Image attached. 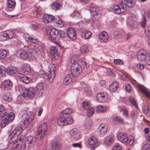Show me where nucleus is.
<instances>
[{
    "label": "nucleus",
    "mask_w": 150,
    "mask_h": 150,
    "mask_svg": "<svg viewBox=\"0 0 150 150\" xmlns=\"http://www.w3.org/2000/svg\"><path fill=\"white\" fill-rule=\"evenodd\" d=\"M71 74L67 75L63 80L64 85L69 84L77 80L76 76L82 72V69L81 65L77 62L73 64L71 67Z\"/></svg>",
    "instance_id": "1"
},
{
    "label": "nucleus",
    "mask_w": 150,
    "mask_h": 150,
    "mask_svg": "<svg viewBox=\"0 0 150 150\" xmlns=\"http://www.w3.org/2000/svg\"><path fill=\"white\" fill-rule=\"evenodd\" d=\"M18 140L21 142L20 146L21 150H30L35 145L36 138L32 136L25 138V136L22 135L19 137Z\"/></svg>",
    "instance_id": "2"
},
{
    "label": "nucleus",
    "mask_w": 150,
    "mask_h": 150,
    "mask_svg": "<svg viewBox=\"0 0 150 150\" xmlns=\"http://www.w3.org/2000/svg\"><path fill=\"white\" fill-rule=\"evenodd\" d=\"M48 38L51 41L54 40H58L61 38L65 37L66 34L62 31H59L55 29H48L47 31Z\"/></svg>",
    "instance_id": "3"
},
{
    "label": "nucleus",
    "mask_w": 150,
    "mask_h": 150,
    "mask_svg": "<svg viewBox=\"0 0 150 150\" xmlns=\"http://www.w3.org/2000/svg\"><path fill=\"white\" fill-rule=\"evenodd\" d=\"M27 108H24L21 110L20 113V116L23 120L24 125L26 127L30 124L34 117L33 115V113L32 112H27Z\"/></svg>",
    "instance_id": "4"
},
{
    "label": "nucleus",
    "mask_w": 150,
    "mask_h": 150,
    "mask_svg": "<svg viewBox=\"0 0 150 150\" xmlns=\"http://www.w3.org/2000/svg\"><path fill=\"white\" fill-rule=\"evenodd\" d=\"M1 117V127L3 128L5 127L10 122L13 121L15 115L12 112L10 113L5 112Z\"/></svg>",
    "instance_id": "5"
},
{
    "label": "nucleus",
    "mask_w": 150,
    "mask_h": 150,
    "mask_svg": "<svg viewBox=\"0 0 150 150\" xmlns=\"http://www.w3.org/2000/svg\"><path fill=\"white\" fill-rule=\"evenodd\" d=\"M50 74L48 75L44 71H40L39 72V75L45 79H46L49 82H51L54 79L55 76L56 69L55 67L51 68L50 69Z\"/></svg>",
    "instance_id": "6"
},
{
    "label": "nucleus",
    "mask_w": 150,
    "mask_h": 150,
    "mask_svg": "<svg viewBox=\"0 0 150 150\" xmlns=\"http://www.w3.org/2000/svg\"><path fill=\"white\" fill-rule=\"evenodd\" d=\"M21 131V127H16L12 132V133L9 135L8 139V142L10 143H11L16 141L18 137L20 134Z\"/></svg>",
    "instance_id": "7"
},
{
    "label": "nucleus",
    "mask_w": 150,
    "mask_h": 150,
    "mask_svg": "<svg viewBox=\"0 0 150 150\" xmlns=\"http://www.w3.org/2000/svg\"><path fill=\"white\" fill-rule=\"evenodd\" d=\"M118 139L122 143H125L127 145H132L134 142V140L132 139H128L127 134L123 132L119 134L117 137Z\"/></svg>",
    "instance_id": "8"
},
{
    "label": "nucleus",
    "mask_w": 150,
    "mask_h": 150,
    "mask_svg": "<svg viewBox=\"0 0 150 150\" xmlns=\"http://www.w3.org/2000/svg\"><path fill=\"white\" fill-rule=\"evenodd\" d=\"M47 130V126L45 123L41 124L38 128L37 135L39 136V138L41 139L44 138Z\"/></svg>",
    "instance_id": "9"
},
{
    "label": "nucleus",
    "mask_w": 150,
    "mask_h": 150,
    "mask_svg": "<svg viewBox=\"0 0 150 150\" xmlns=\"http://www.w3.org/2000/svg\"><path fill=\"white\" fill-rule=\"evenodd\" d=\"M136 0H120V4L122 5L126 9V6L131 7L134 6L136 4Z\"/></svg>",
    "instance_id": "10"
},
{
    "label": "nucleus",
    "mask_w": 150,
    "mask_h": 150,
    "mask_svg": "<svg viewBox=\"0 0 150 150\" xmlns=\"http://www.w3.org/2000/svg\"><path fill=\"white\" fill-rule=\"evenodd\" d=\"M13 33L11 31L6 30L3 33L2 35H0V41H3L7 39H10L13 36Z\"/></svg>",
    "instance_id": "11"
},
{
    "label": "nucleus",
    "mask_w": 150,
    "mask_h": 150,
    "mask_svg": "<svg viewBox=\"0 0 150 150\" xmlns=\"http://www.w3.org/2000/svg\"><path fill=\"white\" fill-rule=\"evenodd\" d=\"M88 142L90 145H91V150H94L99 144V142H98L96 138L95 137H93L89 139L88 140Z\"/></svg>",
    "instance_id": "12"
},
{
    "label": "nucleus",
    "mask_w": 150,
    "mask_h": 150,
    "mask_svg": "<svg viewBox=\"0 0 150 150\" xmlns=\"http://www.w3.org/2000/svg\"><path fill=\"white\" fill-rule=\"evenodd\" d=\"M126 10L125 7L122 5H120V4L118 5L114 6L112 9V10L114 13L117 14L123 13L126 11Z\"/></svg>",
    "instance_id": "13"
},
{
    "label": "nucleus",
    "mask_w": 150,
    "mask_h": 150,
    "mask_svg": "<svg viewBox=\"0 0 150 150\" xmlns=\"http://www.w3.org/2000/svg\"><path fill=\"white\" fill-rule=\"evenodd\" d=\"M67 34L68 36L70 39L75 40L76 38V30L72 27L69 28L67 30Z\"/></svg>",
    "instance_id": "14"
},
{
    "label": "nucleus",
    "mask_w": 150,
    "mask_h": 150,
    "mask_svg": "<svg viewBox=\"0 0 150 150\" xmlns=\"http://www.w3.org/2000/svg\"><path fill=\"white\" fill-rule=\"evenodd\" d=\"M1 87L4 90H8L11 89L13 83L11 81L9 80H6L3 81L1 83Z\"/></svg>",
    "instance_id": "15"
},
{
    "label": "nucleus",
    "mask_w": 150,
    "mask_h": 150,
    "mask_svg": "<svg viewBox=\"0 0 150 150\" xmlns=\"http://www.w3.org/2000/svg\"><path fill=\"white\" fill-rule=\"evenodd\" d=\"M70 134L71 137L74 139H78L81 137L80 132L77 128H75L71 129Z\"/></svg>",
    "instance_id": "16"
},
{
    "label": "nucleus",
    "mask_w": 150,
    "mask_h": 150,
    "mask_svg": "<svg viewBox=\"0 0 150 150\" xmlns=\"http://www.w3.org/2000/svg\"><path fill=\"white\" fill-rule=\"evenodd\" d=\"M33 50V49L32 48H28L27 49L26 51L22 50L20 53V56L23 59H26L28 57V53L30 52L31 53Z\"/></svg>",
    "instance_id": "17"
},
{
    "label": "nucleus",
    "mask_w": 150,
    "mask_h": 150,
    "mask_svg": "<svg viewBox=\"0 0 150 150\" xmlns=\"http://www.w3.org/2000/svg\"><path fill=\"white\" fill-rule=\"evenodd\" d=\"M146 52L144 49H140L138 52L137 57L138 60L141 61L145 60L146 56Z\"/></svg>",
    "instance_id": "18"
},
{
    "label": "nucleus",
    "mask_w": 150,
    "mask_h": 150,
    "mask_svg": "<svg viewBox=\"0 0 150 150\" xmlns=\"http://www.w3.org/2000/svg\"><path fill=\"white\" fill-rule=\"evenodd\" d=\"M108 126L105 124H102L100 125L97 130V132L99 135H103L107 131Z\"/></svg>",
    "instance_id": "19"
},
{
    "label": "nucleus",
    "mask_w": 150,
    "mask_h": 150,
    "mask_svg": "<svg viewBox=\"0 0 150 150\" xmlns=\"http://www.w3.org/2000/svg\"><path fill=\"white\" fill-rule=\"evenodd\" d=\"M44 86L42 83L38 84L36 87V93L39 97L42 96L44 92Z\"/></svg>",
    "instance_id": "20"
},
{
    "label": "nucleus",
    "mask_w": 150,
    "mask_h": 150,
    "mask_svg": "<svg viewBox=\"0 0 150 150\" xmlns=\"http://www.w3.org/2000/svg\"><path fill=\"white\" fill-rule=\"evenodd\" d=\"M25 91L24 97H26L28 96L29 98L31 99L34 97L35 94V91L33 88H30Z\"/></svg>",
    "instance_id": "21"
},
{
    "label": "nucleus",
    "mask_w": 150,
    "mask_h": 150,
    "mask_svg": "<svg viewBox=\"0 0 150 150\" xmlns=\"http://www.w3.org/2000/svg\"><path fill=\"white\" fill-rule=\"evenodd\" d=\"M137 87L139 90L144 93L150 100V92L148 89L141 84H138Z\"/></svg>",
    "instance_id": "22"
},
{
    "label": "nucleus",
    "mask_w": 150,
    "mask_h": 150,
    "mask_svg": "<svg viewBox=\"0 0 150 150\" xmlns=\"http://www.w3.org/2000/svg\"><path fill=\"white\" fill-rule=\"evenodd\" d=\"M65 117H67L65 115H62V114L58 117L57 121L58 124L60 126L66 125Z\"/></svg>",
    "instance_id": "23"
},
{
    "label": "nucleus",
    "mask_w": 150,
    "mask_h": 150,
    "mask_svg": "<svg viewBox=\"0 0 150 150\" xmlns=\"http://www.w3.org/2000/svg\"><path fill=\"white\" fill-rule=\"evenodd\" d=\"M100 41L103 42L107 41L109 38V36L107 33L105 32L100 33L98 35Z\"/></svg>",
    "instance_id": "24"
},
{
    "label": "nucleus",
    "mask_w": 150,
    "mask_h": 150,
    "mask_svg": "<svg viewBox=\"0 0 150 150\" xmlns=\"http://www.w3.org/2000/svg\"><path fill=\"white\" fill-rule=\"evenodd\" d=\"M55 17L52 15L46 14L44 16L43 19L44 23L47 24L48 23L52 22L54 20H55Z\"/></svg>",
    "instance_id": "25"
},
{
    "label": "nucleus",
    "mask_w": 150,
    "mask_h": 150,
    "mask_svg": "<svg viewBox=\"0 0 150 150\" xmlns=\"http://www.w3.org/2000/svg\"><path fill=\"white\" fill-rule=\"evenodd\" d=\"M30 71V67L29 65L27 63L22 64V71L25 74H29Z\"/></svg>",
    "instance_id": "26"
},
{
    "label": "nucleus",
    "mask_w": 150,
    "mask_h": 150,
    "mask_svg": "<svg viewBox=\"0 0 150 150\" xmlns=\"http://www.w3.org/2000/svg\"><path fill=\"white\" fill-rule=\"evenodd\" d=\"M97 98L100 102H104L107 99L106 95L105 94L99 93L97 95Z\"/></svg>",
    "instance_id": "27"
},
{
    "label": "nucleus",
    "mask_w": 150,
    "mask_h": 150,
    "mask_svg": "<svg viewBox=\"0 0 150 150\" xmlns=\"http://www.w3.org/2000/svg\"><path fill=\"white\" fill-rule=\"evenodd\" d=\"M17 71V68L15 66H10L6 70V72L9 75H13Z\"/></svg>",
    "instance_id": "28"
},
{
    "label": "nucleus",
    "mask_w": 150,
    "mask_h": 150,
    "mask_svg": "<svg viewBox=\"0 0 150 150\" xmlns=\"http://www.w3.org/2000/svg\"><path fill=\"white\" fill-rule=\"evenodd\" d=\"M18 76L22 81L25 83H28L31 80L30 78L21 74H19Z\"/></svg>",
    "instance_id": "29"
},
{
    "label": "nucleus",
    "mask_w": 150,
    "mask_h": 150,
    "mask_svg": "<svg viewBox=\"0 0 150 150\" xmlns=\"http://www.w3.org/2000/svg\"><path fill=\"white\" fill-rule=\"evenodd\" d=\"M3 99L6 101L9 102L12 100V95L8 91L5 92L3 96Z\"/></svg>",
    "instance_id": "30"
},
{
    "label": "nucleus",
    "mask_w": 150,
    "mask_h": 150,
    "mask_svg": "<svg viewBox=\"0 0 150 150\" xmlns=\"http://www.w3.org/2000/svg\"><path fill=\"white\" fill-rule=\"evenodd\" d=\"M114 141L113 138L110 136H107L104 141V144L108 146H110Z\"/></svg>",
    "instance_id": "31"
},
{
    "label": "nucleus",
    "mask_w": 150,
    "mask_h": 150,
    "mask_svg": "<svg viewBox=\"0 0 150 150\" xmlns=\"http://www.w3.org/2000/svg\"><path fill=\"white\" fill-rule=\"evenodd\" d=\"M92 35L91 33L88 30L83 31L81 33V37L85 39H87L90 38Z\"/></svg>",
    "instance_id": "32"
},
{
    "label": "nucleus",
    "mask_w": 150,
    "mask_h": 150,
    "mask_svg": "<svg viewBox=\"0 0 150 150\" xmlns=\"http://www.w3.org/2000/svg\"><path fill=\"white\" fill-rule=\"evenodd\" d=\"M62 145L60 143L55 142L52 143V147L54 150H59L61 148Z\"/></svg>",
    "instance_id": "33"
},
{
    "label": "nucleus",
    "mask_w": 150,
    "mask_h": 150,
    "mask_svg": "<svg viewBox=\"0 0 150 150\" xmlns=\"http://www.w3.org/2000/svg\"><path fill=\"white\" fill-rule=\"evenodd\" d=\"M119 85L117 82H114L110 86L109 89L111 91L114 92L117 90Z\"/></svg>",
    "instance_id": "34"
},
{
    "label": "nucleus",
    "mask_w": 150,
    "mask_h": 150,
    "mask_svg": "<svg viewBox=\"0 0 150 150\" xmlns=\"http://www.w3.org/2000/svg\"><path fill=\"white\" fill-rule=\"evenodd\" d=\"M16 2L15 1L12 0H8L6 6L8 8H13L16 5Z\"/></svg>",
    "instance_id": "35"
},
{
    "label": "nucleus",
    "mask_w": 150,
    "mask_h": 150,
    "mask_svg": "<svg viewBox=\"0 0 150 150\" xmlns=\"http://www.w3.org/2000/svg\"><path fill=\"white\" fill-rule=\"evenodd\" d=\"M67 117H65L66 125L67 124H70L73 122V119L72 117L68 115H65Z\"/></svg>",
    "instance_id": "36"
},
{
    "label": "nucleus",
    "mask_w": 150,
    "mask_h": 150,
    "mask_svg": "<svg viewBox=\"0 0 150 150\" xmlns=\"http://www.w3.org/2000/svg\"><path fill=\"white\" fill-rule=\"evenodd\" d=\"M96 110L98 112H104L106 110V107L102 105H98L96 108Z\"/></svg>",
    "instance_id": "37"
},
{
    "label": "nucleus",
    "mask_w": 150,
    "mask_h": 150,
    "mask_svg": "<svg viewBox=\"0 0 150 150\" xmlns=\"http://www.w3.org/2000/svg\"><path fill=\"white\" fill-rule=\"evenodd\" d=\"M113 120L114 121L120 124H121L124 123V119L120 117H115L114 118Z\"/></svg>",
    "instance_id": "38"
},
{
    "label": "nucleus",
    "mask_w": 150,
    "mask_h": 150,
    "mask_svg": "<svg viewBox=\"0 0 150 150\" xmlns=\"http://www.w3.org/2000/svg\"><path fill=\"white\" fill-rule=\"evenodd\" d=\"M81 62L84 69H86L89 67V63L86 61L83 58L81 60Z\"/></svg>",
    "instance_id": "39"
},
{
    "label": "nucleus",
    "mask_w": 150,
    "mask_h": 150,
    "mask_svg": "<svg viewBox=\"0 0 150 150\" xmlns=\"http://www.w3.org/2000/svg\"><path fill=\"white\" fill-rule=\"evenodd\" d=\"M7 55L6 51L4 50H0V60L5 58Z\"/></svg>",
    "instance_id": "40"
},
{
    "label": "nucleus",
    "mask_w": 150,
    "mask_h": 150,
    "mask_svg": "<svg viewBox=\"0 0 150 150\" xmlns=\"http://www.w3.org/2000/svg\"><path fill=\"white\" fill-rule=\"evenodd\" d=\"M20 142V140L18 139L16 141V143H14L12 145V147L11 148V150H21L20 147L19 149H18V147L20 143H18V142Z\"/></svg>",
    "instance_id": "41"
},
{
    "label": "nucleus",
    "mask_w": 150,
    "mask_h": 150,
    "mask_svg": "<svg viewBox=\"0 0 150 150\" xmlns=\"http://www.w3.org/2000/svg\"><path fill=\"white\" fill-rule=\"evenodd\" d=\"M52 6L53 9L57 10L60 9L61 7V5L59 3H54L52 4Z\"/></svg>",
    "instance_id": "42"
},
{
    "label": "nucleus",
    "mask_w": 150,
    "mask_h": 150,
    "mask_svg": "<svg viewBox=\"0 0 150 150\" xmlns=\"http://www.w3.org/2000/svg\"><path fill=\"white\" fill-rule=\"evenodd\" d=\"M73 112L71 108H67L62 111L61 113L62 115H68L71 113Z\"/></svg>",
    "instance_id": "43"
},
{
    "label": "nucleus",
    "mask_w": 150,
    "mask_h": 150,
    "mask_svg": "<svg viewBox=\"0 0 150 150\" xmlns=\"http://www.w3.org/2000/svg\"><path fill=\"white\" fill-rule=\"evenodd\" d=\"M94 112V110L93 108L91 107L87 110V114L88 116L91 117L93 114Z\"/></svg>",
    "instance_id": "44"
},
{
    "label": "nucleus",
    "mask_w": 150,
    "mask_h": 150,
    "mask_svg": "<svg viewBox=\"0 0 150 150\" xmlns=\"http://www.w3.org/2000/svg\"><path fill=\"white\" fill-rule=\"evenodd\" d=\"M80 50L81 53H87L88 51L87 47L86 45L82 46L81 47Z\"/></svg>",
    "instance_id": "45"
},
{
    "label": "nucleus",
    "mask_w": 150,
    "mask_h": 150,
    "mask_svg": "<svg viewBox=\"0 0 150 150\" xmlns=\"http://www.w3.org/2000/svg\"><path fill=\"white\" fill-rule=\"evenodd\" d=\"M91 121L90 119L86 120L85 122V126L86 129H89L91 127Z\"/></svg>",
    "instance_id": "46"
},
{
    "label": "nucleus",
    "mask_w": 150,
    "mask_h": 150,
    "mask_svg": "<svg viewBox=\"0 0 150 150\" xmlns=\"http://www.w3.org/2000/svg\"><path fill=\"white\" fill-rule=\"evenodd\" d=\"M75 18H81V15L80 13L77 11H74L73 12V14H71Z\"/></svg>",
    "instance_id": "47"
},
{
    "label": "nucleus",
    "mask_w": 150,
    "mask_h": 150,
    "mask_svg": "<svg viewBox=\"0 0 150 150\" xmlns=\"http://www.w3.org/2000/svg\"><path fill=\"white\" fill-rule=\"evenodd\" d=\"M82 106L84 109L87 110L90 108V104L87 102H84L82 103Z\"/></svg>",
    "instance_id": "48"
},
{
    "label": "nucleus",
    "mask_w": 150,
    "mask_h": 150,
    "mask_svg": "<svg viewBox=\"0 0 150 150\" xmlns=\"http://www.w3.org/2000/svg\"><path fill=\"white\" fill-rule=\"evenodd\" d=\"M55 19L56 21V23L57 24L60 25H63L62 21L60 17L57 16L55 17Z\"/></svg>",
    "instance_id": "49"
},
{
    "label": "nucleus",
    "mask_w": 150,
    "mask_h": 150,
    "mask_svg": "<svg viewBox=\"0 0 150 150\" xmlns=\"http://www.w3.org/2000/svg\"><path fill=\"white\" fill-rule=\"evenodd\" d=\"M120 111L123 113V115L125 117H127L128 115V111L126 109L124 108H122L120 109Z\"/></svg>",
    "instance_id": "50"
},
{
    "label": "nucleus",
    "mask_w": 150,
    "mask_h": 150,
    "mask_svg": "<svg viewBox=\"0 0 150 150\" xmlns=\"http://www.w3.org/2000/svg\"><path fill=\"white\" fill-rule=\"evenodd\" d=\"M137 23L134 21H131L129 23V25L132 28H134L137 26Z\"/></svg>",
    "instance_id": "51"
},
{
    "label": "nucleus",
    "mask_w": 150,
    "mask_h": 150,
    "mask_svg": "<svg viewBox=\"0 0 150 150\" xmlns=\"http://www.w3.org/2000/svg\"><path fill=\"white\" fill-rule=\"evenodd\" d=\"M33 12L34 14H35L36 17H37L38 18L41 15V14L40 11H38V9H37L36 8L34 9Z\"/></svg>",
    "instance_id": "52"
},
{
    "label": "nucleus",
    "mask_w": 150,
    "mask_h": 150,
    "mask_svg": "<svg viewBox=\"0 0 150 150\" xmlns=\"http://www.w3.org/2000/svg\"><path fill=\"white\" fill-rule=\"evenodd\" d=\"M145 33L147 37L150 36V26H147L146 27L145 30Z\"/></svg>",
    "instance_id": "53"
},
{
    "label": "nucleus",
    "mask_w": 150,
    "mask_h": 150,
    "mask_svg": "<svg viewBox=\"0 0 150 150\" xmlns=\"http://www.w3.org/2000/svg\"><path fill=\"white\" fill-rule=\"evenodd\" d=\"M145 60L146 64L148 65H150V53L147 55Z\"/></svg>",
    "instance_id": "54"
},
{
    "label": "nucleus",
    "mask_w": 150,
    "mask_h": 150,
    "mask_svg": "<svg viewBox=\"0 0 150 150\" xmlns=\"http://www.w3.org/2000/svg\"><path fill=\"white\" fill-rule=\"evenodd\" d=\"M142 110L144 113L146 114L149 112V109L147 106L144 105L142 107Z\"/></svg>",
    "instance_id": "55"
},
{
    "label": "nucleus",
    "mask_w": 150,
    "mask_h": 150,
    "mask_svg": "<svg viewBox=\"0 0 150 150\" xmlns=\"http://www.w3.org/2000/svg\"><path fill=\"white\" fill-rule=\"evenodd\" d=\"M19 91L21 92H22V93L23 94V95L24 96L25 95V91L27 90V89L25 88L24 86H19Z\"/></svg>",
    "instance_id": "56"
},
{
    "label": "nucleus",
    "mask_w": 150,
    "mask_h": 150,
    "mask_svg": "<svg viewBox=\"0 0 150 150\" xmlns=\"http://www.w3.org/2000/svg\"><path fill=\"white\" fill-rule=\"evenodd\" d=\"M44 138H42V139H39V136H38L37 137V144L39 146H41L42 145V142L43 139Z\"/></svg>",
    "instance_id": "57"
},
{
    "label": "nucleus",
    "mask_w": 150,
    "mask_h": 150,
    "mask_svg": "<svg viewBox=\"0 0 150 150\" xmlns=\"http://www.w3.org/2000/svg\"><path fill=\"white\" fill-rule=\"evenodd\" d=\"M51 53L52 56V57L54 58L55 59H57L59 57L57 52L54 53V52H51Z\"/></svg>",
    "instance_id": "58"
},
{
    "label": "nucleus",
    "mask_w": 150,
    "mask_h": 150,
    "mask_svg": "<svg viewBox=\"0 0 150 150\" xmlns=\"http://www.w3.org/2000/svg\"><path fill=\"white\" fill-rule=\"evenodd\" d=\"M125 88L126 90L129 92L131 91V87L130 84L126 83L125 84Z\"/></svg>",
    "instance_id": "59"
},
{
    "label": "nucleus",
    "mask_w": 150,
    "mask_h": 150,
    "mask_svg": "<svg viewBox=\"0 0 150 150\" xmlns=\"http://www.w3.org/2000/svg\"><path fill=\"white\" fill-rule=\"evenodd\" d=\"M107 74H109L110 76L112 77L114 76L115 75V73L113 71L111 70H108L107 71Z\"/></svg>",
    "instance_id": "60"
},
{
    "label": "nucleus",
    "mask_w": 150,
    "mask_h": 150,
    "mask_svg": "<svg viewBox=\"0 0 150 150\" xmlns=\"http://www.w3.org/2000/svg\"><path fill=\"white\" fill-rule=\"evenodd\" d=\"M129 100L132 104H133L135 107L137 106V104L136 102V101L133 98L130 97Z\"/></svg>",
    "instance_id": "61"
},
{
    "label": "nucleus",
    "mask_w": 150,
    "mask_h": 150,
    "mask_svg": "<svg viewBox=\"0 0 150 150\" xmlns=\"http://www.w3.org/2000/svg\"><path fill=\"white\" fill-rule=\"evenodd\" d=\"M115 64H122L123 62L122 61L119 59H115L114 60Z\"/></svg>",
    "instance_id": "62"
},
{
    "label": "nucleus",
    "mask_w": 150,
    "mask_h": 150,
    "mask_svg": "<svg viewBox=\"0 0 150 150\" xmlns=\"http://www.w3.org/2000/svg\"><path fill=\"white\" fill-rule=\"evenodd\" d=\"M98 13L97 11L91 12V15L95 18H98Z\"/></svg>",
    "instance_id": "63"
},
{
    "label": "nucleus",
    "mask_w": 150,
    "mask_h": 150,
    "mask_svg": "<svg viewBox=\"0 0 150 150\" xmlns=\"http://www.w3.org/2000/svg\"><path fill=\"white\" fill-rule=\"evenodd\" d=\"M121 147L119 145H115L113 147V150H121Z\"/></svg>",
    "instance_id": "64"
}]
</instances>
